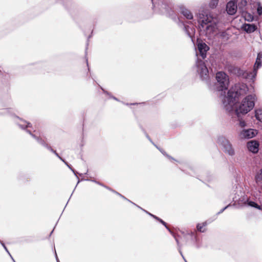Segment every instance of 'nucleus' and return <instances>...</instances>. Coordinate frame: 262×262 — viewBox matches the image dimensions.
I'll use <instances>...</instances> for the list:
<instances>
[{"label": "nucleus", "mask_w": 262, "mask_h": 262, "mask_svg": "<svg viewBox=\"0 0 262 262\" xmlns=\"http://www.w3.org/2000/svg\"><path fill=\"white\" fill-rule=\"evenodd\" d=\"M248 204L249 206L253 207L259 209H260V206H258L256 203L253 201H248Z\"/></svg>", "instance_id": "26"}, {"label": "nucleus", "mask_w": 262, "mask_h": 262, "mask_svg": "<svg viewBox=\"0 0 262 262\" xmlns=\"http://www.w3.org/2000/svg\"><path fill=\"white\" fill-rule=\"evenodd\" d=\"M49 150L51 151L54 153V151H55V150H53L50 146H49L48 145L46 146Z\"/></svg>", "instance_id": "31"}, {"label": "nucleus", "mask_w": 262, "mask_h": 262, "mask_svg": "<svg viewBox=\"0 0 262 262\" xmlns=\"http://www.w3.org/2000/svg\"><path fill=\"white\" fill-rule=\"evenodd\" d=\"M184 29L189 37L192 38L194 36L195 30L193 27L185 26Z\"/></svg>", "instance_id": "15"}, {"label": "nucleus", "mask_w": 262, "mask_h": 262, "mask_svg": "<svg viewBox=\"0 0 262 262\" xmlns=\"http://www.w3.org/2000/svg\"><path fill=\"white\" fill-rule=\"evenodd\" d=\"M257 12L259 15H262V6L260 3V2L257 3Z\"/></svg>", "instance_id": "25"}, {"label": "nucleus", "mask_w": 262, "mask_h": 262, "mask_svg": "<svg viewBox=\"0 0 262 262\" xmlns=\"http://www.w3.org/2000/svg\"><path fill=\"white\" fill-rule=\"evenodd\" d=\"M19 126L22 128H25L26 127H30V123L28 122H26V121H20L19 123H18Z\"/></svg>", "instance_id": "23"}, {"label": "nucleus", "mask_w": 262, "mask_h": 262, "mask_svg": "<svg viewBox=\"0 0 262 262\" xmlns=\"http://www.w3.org/2000/svg\"><path fill=\"white\" fill-rule=\"evenodd\" d=\"M65 164L73 172V173L76 174V171L71 167V166L64 160L63 161Z\"/></svg>", "instance_id": "29"}, {"label": "nucleus", "mask_w": 262, "mask_h": 262, "mask_svg": "<svg viewBox=\"0 0 262 262\" xmlns=\"http://www.w3.org/2000/svg\"><path fill=\"white\" fill-rule=\"evenodd\" d=\"M255 181L256 184L261 187L262 183V174L259 173L255 176Z\"/></svg>", "instance_id": "22"}, {"label": "nucleus", "mask_w": 262, "mask_h": 262, "mask_svg": "<svg viewBox=\"0 0 262 262\" xmlns=\"http://www.w3.org/2000/svg\"><path fill=\"white\" fill-rule=\"evenodd\" d=\"M236 3H238V6L239 9L242 11L246 10L247 2L246 0H236Z\"/></svg>", "instance_id": "16"}, {"label": "nucleus", "mask_w": 262, "mask_h": 262, "mask_svg": "<svg viewBox=\"0 0 262 262\" xmlns=\"http://www.w3.org/2000/svg\"><path fill=\"white\" fill-rule=\"evenodd\" d=\"M208 49L209 47L206 44L203 42H199L198 44V51H196V55L198 57L200 56L202 59H205Z\"/></svg>", "instance_id": "10"}, {"label": "nucleus", "mask_w": 262, "mask_h": 262, "mask_svg": "<svg viewBox=\"0 0 262 262\" xmlns=\"http://www.w3.org/2000/svg\"><path fill=\"white\" fill-rule=\"evenodd\" d=\"M216 84L217 91L221 97V99L226 95V91L228 89L229 84L228 76L223 72H219L216 74Z\"/></svg>", "instance_id": "5"}, {"label": "nucleus", "mask_w": 262, "mask_h": 262, "mask_svg": "<svg viewBox=\"0 0 262 262\" xmlns=\"http://www.w3.org/2000/svg\"><path fill=\"white\" fill-rule=\"evenodd\" d=\"M149 215H150V216H152L154 218H155V219L157 220L158 221H159L160 223H161L163 225H164L166 228L168 230V231L170 232V233H172L171 231H170V230L169 229V228L167 227L166 226V223L165 222H164L162 220L159 219V217H157L156 216L150 213H148V212H147Z\"/></svg>", "instance_id": "21"}, {"label": "nucleus", "mask_w": 262, "mask_h": 262, "mask_svg": "<svg viewBox=\"0 0 262 262\" xmlns=\"http://www.w3.org/2000/svg\"><path fill=\"white\" fill-rule=\"evenodd\" d=\"M199 29L202 35L211 37L215 33L219 19L212 14H200L199 19Z\"/></svg>", "instance_id": "2"}, {"label": "nucleus", "mask_w": 262, "mask_h": 262, "mask_svg": "<svg viewBox=\"0 0 262 262\" xmlns=\"http://www.w3.org/2000/svg\"><path fill=\"white\" fill-rule=\"evenodd\" d=\"M257 134V131L254 129H243L238 134V137L241 139H248L252 138Z\"/></svg>", "instance_id": "9"}, {"label": "nucleus", "mask_w": 262, "mask_h": 262, "mask_svg": "<svg viewBox=\"0 0 262 262\" xmlns=\"http://www.w3.org/2000/svg\"><path fill=\"white\" fill-rule=\"evenodd\" d=\"M239 125L242 127H244L246 126V123L242 119H239Z\"/></svg>", "instance_id": "27"}, {"label": "nucleus", "mask_w": 262, "mask_h": 262, "mask_svg": "<svg viewBox=\"0 0 262 262\" xmlns=\"http://www.w3.org/2000/svg\"><path fill=\"white\" fill-rule=\"evenodd\" d=\"M153 8L158 9L161 13L170 14V11L174 9L170 0H151Z\"/></svg>", "instance_id": "6"}, {"label": "nucleus", "mask_w": 262, "mask_h": 262, "mask_svg": "<svg viewBox=\"0 0 262 262\" xmlns=\"http://www.w3.org/2000/svg\"><path fill=\"white\" fill-rule=\"evenodd\" d=\"M237 5L234 1H229L226 5V11L228 14L234 15L237 11Z\"/></svg>", "instance_id": "11"}, {"label": "nucleus", "mask_w": 262, "mask_h": 262, "mask_svg": "<svg viewBox=\"0 0 262 262\" xmlns=\"http://www.w3.org/2000/svg\"><path fill=\"white\" fill-rule=\"evenodd\" d=\"M1 244L2 245L3 247H4V248L6 250V251L9 254V255H10V256L11 257V258L13 260V262H15V261L14 260V259H13V258L12 257V256H11V255L9 253V251L8 250L7 247L5 246V244L4 243H1Z\"/></svg>", "instance_id": "28"}, {"label": "nucleus", "mask_w": 262, "mask_h": 262, "mask_svg": "<svg viewBox=\"0 0 262 262\" xmlns=\"http://www.w3.org/2000/svg\"><path fill=\"white\" fill-rule=\"evenodd\" d=\"M54 154L59 159H60L62 161H64V160L61 158L60 157L59 155L56 152V151H54Z\"/></svg>", "instance_id": "30"}, {"label": "nucleus", "mask_w": 262, "mask_h": 262, "mask_svg": "<svg viewBox=\"0 0 262 262\" xmlns=\"http://www.w3.org/2000/svg\"><path fill=\"white\" fill-rule=\"evenodd\" d=\"M242 29L247 33H251L256 30L257 27L254 24H244L242 26Z\"/></svg>", "instance_id": "14"}, {"label": "nucleus", "mask_w": 262, "mask_h": 262, "mask_svg": "<svg viewBox=\"0 0 262 262\" xmlns=\"http://www.w3.org/2000/svg\"><path fill=\"white\" fill-rule=\"evenodd\" d=\"M255 117L262 122V109L259 108L255 111Z\"/></svg>", "instance_id": "19"}, {"label": "nucleus", "mask_w": 262, "mask_h": 262, "mask_svg": "<svg viewBox=\"0 0 262 262\" xmlns=\"http://www.w3.org/2000/svg\"><path fill=\"white\" fill-rule=\"evenodd\" d=\"M27 132L29 133L33 138H34L39 144H41L42 145L45 147L47 145V144L43 140L40 139L38 137H36L35 135L32 134L31 132V130H27Z\"/></svg>", "instance_id": "17"}, {"label": "nucleus", "mask_w": 262, "mask_h": 262, "mask_svg": "<svg viewBox=\"0 0 262 262\" xmlns=\"http://www.w3.org/2000/svg\"><path fill=\"white\" fill-rule=\"evenodd\" d=\"M219 3V0H210L209 3V6L211 8H215Z\"/></svg>", "instance_id": "24"}, {"label": "nucleus", "mask_w": 262, "mask_h": 262, "mask_svg": "<svg viewBox=\"0 0 262 262\" xmlns=\"http://www.w3.org/2000/svg\"><path fill=\"white\" fill-rule=\"evenodd\" d=\"M249 91L248 86L244 83L234 84L222 99L224 108L228 112L233 111L236 100L246 95Z\"/></svg>", "instance_id": "1"}, {"label": "nucleus", "mask_w": 262, "mask_h": 262, "mask_svg": "<svg viewBox=\"0 0 262 262\" xmlns=\"http://www.w3.org/2000/svg\"><path fill=\"white\" fill-rule=\"evenodd\" d=\"M174 238L176 239V242L177 243L178 245L179 246V241H178V239L175 236H174Z\"/></svg>", "instance_id": "34"}, {"label": "nucleus", "mask_w": 262, "mask_h": 262, "mask_svg": "<svg viewBox=\"0 0 262 262\" xmlns=\"http://www.w3.org/2000/svg\"><path fill=\"white\" fill-rule=\"evenodd\" d=\"M229 206L228 205L227 206H226L225 207H224L223 209H222L218 213H221L222 212H223L226 208H227Z\"/></svg>", "instance_id": "32"}, {"label": "nucleus", "mask_w": 262, "mask_h": 262, "mask_svg": "<svg viewBox=\"0 0 262 262\" xmlns=\"http://www.w3.org/2000/svg\"><path fill=\"white\" fill-rule=\"evenodd\" d=\"M207 225V223L205 222L202 224H198L197 225V230L201 232L205 231V227Z\"/></svg>", "instance_id": "20"}, {"label": "nucleus", "mask_w": 262, "mask_h": 262, "mask_svg": "<svg viewBox=\"0 0 262 262\" xmlns=\"http://www.w3.org/2000/svg\"><path fill=\"white\" fill-rule=\"evenodd\" d=\"M243 15H244L245 20L248 21H252L253 20V16L250 13L244 12V11H243Z\"/></svg>", "instance_id": "18"}, {"label": "nucleus", "mask_w": 262, "mask_h": 262, "mask_svg": "<svg viewBox=\"0 0 262 262\" xmlns=\"http://www.w3.org/2000/svg\"><path fill=\"white\" fill-rule=\"evenodd\" d=\"M179 9L180 12L187 19H192L193 18V15L191 12L183 6H180Z\"/></svg>", "instance_id": "13"}, {"label": "nucleus", "mask_w": 262, "mask_h": 262, "mask_svg": "<svg viewBox=\"0 0 262 262\" xmlns=\"http://www.w3.org/2000/svg\"><path fill=\"white\" fill-rule=\"evenodd\" d=\"M196 71L201 78L203 80L208 79L209 77L208 70L204 61L199 59L196 62Z\"/></svg>", "instance_id": "8"}, {"label": "nucleus", "mask_w": 262, "mask_h": 262, "mask_svg": "<svg viewBox=\"0 0 262 262\" xmlns=\"http://www.w3.org/2000/svg\"><path fill=\"white\" fill-rule=\"evenodd\" d=\"M56 258L57 262H59V259H58V257H57V256L56 254Z\"/></svg>", "instance_id": "35"}, {"label": "nucleus", "mask_w": 262, "mask_h": 262, "mask_svg": "<svg viewBox=\"0 0 262 262\" xmlns=\"http://www.w3.org/2000/svg\"><path fill=\"white\" fill-rule=\"evenodd\" d=\"M113 98L115 100H117L115 97H114Z\"/></svg>", "instance_id": "37"}, {"label": "nucleus", "mask_w": 262, "mask_h": 262, "mask_svg": "<svg viewBox=\"0 0 262 262\" xmlns=\"http://www.w3.org/2000/svg\"><path fill=\"white\" fill-rule=\"evenodd\" d=\"M261 63L262 54L259 53L257 55L252 71H246L235 67H231V68L229 69V71L243 78L254 80L257 75V70L260 67Z\"/></svg>", "instance_id": "3"}, {"label": "nucleus", "mask_w": 262, "mask_h": 262, "mask_svg": "<svg viewBox=\"0 0 262 262\" xmlns=\"http://www.w3.org/2000/svg\"><path fill=\"white\" fill-rule=\"evenodd\" d=\"M179 252H180V254H181V255L183 256V258H184V259L185 260V262H187V261L185 259V258H184V256H183L182 253V252H181V250H180V249H179Z\"/></svg>", "instance_id": "33"}, {"label": "nucleus", "mask_w": 262, "mask_h": 262, "mask_svg": "<svg viewBox=\"0 0 262 262\" xmlns=\"http://www.w3.org/2000/svg\"><path fill=\"white\" fill-rule=\"evenodd\" d=\"M259 144L258 141L256 140H251L249 141L247 144V147L248 150L253 153L256 154L259 150Z\"/></svg>", "instance_id": "12"}, {"label": "nucleus", "mask_w": 262, "mask_h": 262, "mask_svg": "<svg viewBox=\"0 0 262 262\" xmlns=\"http://www.w3.org/2000/svg\"><path fill=\"white\" fill-rule=\"evenodd\" d=\"M168 157L170 159H172V160H173L172 158H171V157H169V156H168Z\"/></svg>", "instance_id": "36"}, {"label": "nucleus", "mask_w": 262, "mask_h": 262, "mask_svg": "<svg viewBox=\"0 0 262 262\" xmlns=\"http://www.w3.org/2000/svg\"><path fill=\"white\" fill-rule=\"evenodd\" d=\"M217 143L223 147L224 151L230 156L235 155V150L231 142L225 137L222 136L217 139Z\"/></svg>", "instance_id": "7"}, {"label": "nucleus", "mask_w": 262, "mask_h": 262, "mask_svg": "<svg viewBox=\"0 0 262 262\" xmlns=\"http://www.w3.org/2000/svg\"><path fill=\"white\" fill-rule=\"evenodd\" d=\"M256 96L250 94L245 97L242 101L236 105L235 109L233 106V110L229 113L233 112L237 117L239 114H246L253 109L255 105Z\"/></svg>", "instance_id": "4"}]
</instances>
